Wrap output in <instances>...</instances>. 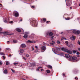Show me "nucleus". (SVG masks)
<instances>
[{
	"label": "nucleus",
	"mask_w": 80,
	"mask_h": 80,
	"mask_svg": "<svg viewBox=\"0 0 80 80\" xmlns=\"http://www.w3.org/2000/svg\"><path fill=\"white\" fill-rule=\"evenodd\" d=\"M30 22L32 24L33 27H37V25H38V22L35 21H31Z\"/></svg>",
	"instance_id": "obj_1"
},
{
	"label": "nucleus",
	"mask_w": 80,
	"mask_h": 80,
	"mask_svg": "<svg viewBox=\"0 0 80 80\" xmlns=\"http://www.w3.org/2000/svg\"><path fill=\"white\" fill-rule=\"evenodd\" d=\"M68 60H69V61H71V62H74L75 60H77V57H70L68 58Z\"/></svg>",
	"instance_id": "obj_2"
},
{
	"label": "nucleus",
	"mask_w": 80,
	"mask_h": 80,
	"mask_svg": "<svg viewBox=\"0 0 80 80\" xmlns=\"http://www.w3.org/2000/svg\"><path fill=\"white\" fill-rule=\"evenodd\" d=\"M73 33L74 34H79L80 33V31L77 30H74L72 31Z\"/></svg>",
	"instance_id": "obj_3"
},
{
	"label": "nucleus",
	"mask_w": 80,
	"mask_h": 80,
	"mask_svg": "<svg viewBox=\"0 0 80 80\" xmlns=\"http://www.w3.org/2000/svg\"><path fill=\"white\" fill-rule=\"evenodd\" d=\"M13 14H14L15 17H17L18 16V13L16 11H14L13 12Z\"/></svg>",
	"instance_id": "obj_4"
},
{
	"label": "nucleus",
	"mask_w": 80,
	"mask_h": 80,
	"mask_svg": "<svg viewBox=\"0 0 80 80\" xmlns=\"http://www.w3.org/2000/svg\"><path fill=\"white\" fill-rule=\"evenodd\" d=\"M27 42V43H35L36 42L34 41H30V40H28Z\"/></svg>",
	"instance_id": "obj_5"
},
{
	"label": "nucleus",
	"mask_w": 80,
	"mask_h": 80,
	"mask_svg": "<svg viewBox=\"0 0 80 80\" xmlns=\"http://www.w3.org/2000/svg\"><path fill=\"white\" fill-rule=\"evenodd\" d=\"M66 52H67L68 53H69V54H72V51L68 50V49H67L66 50Z\"/></svg>",
	"instance_id": "obj_6"
},
{
	"label": "nucleus",
	"mask_w": 80,
	"mask_h": 80,
	"mask_svg": "<svg viewBox=\"0 0 80 80\" xmlns=\"http://www.w3.org/2000/svg\"><path fill=\"white\" fill-rule=\"evenodd\" d=\"M54 53H55V54H56V55H59L60 56H63V54L62 52H59L58 54H57L55 52H54Z\"/></svg>",
	"instance_id": "obj_7"
},
{
	"label": "nucleus",
	"mask_w": 80,
	"mask_h": 80,
	"mask_svg": "<svg viewBox=\"0 0 80 80\" xmlns=\"http://www.w3.org/2000/svg\"><path fill=\"white\" fill-rule=\"evenodd\" d=\"M19 53H23L24 52V50L23 49H21L19 51Z\"/></svg>",
	"instance_id": "obj_8"
},
{
	"label": "nucleus",
	"mask_w": 80,
	"mask_h": 80,
	"mask_svg": "<svg viewBox=\"0 0 80 80\" xmlns=\"http://www.w3.org/2000/svg\"><path fill=\"white\" fill-rule=\"evenodd\" d=\"M61 50H62V51H63V52H66L67 51V49L64 48H61Z\"/></svg>",
	"instance_id": "obj_9"
},
{
	"label": "nucleus",
	"mask_w": 80,
	"mask_h": 80,
	"mask_svg": "<svg viewBox=\"0 0 80 80\" xmlns=\"http://www.w3.org/2000/svg\"><path fill=\"white\" fill-rule=\"evenodd\" d=\"M41 48L42 50H44L43 51L44 52V51L46 50V47H45V46H43Z\"/></svg>",
	"instance_id": "obj_10"
},
{
	"label": "nucleus",
	"mask_w": 80,
	"mask_h": 80,
	"mask_svg": "<svg viewBox=\"0 0 80 80\" xmlns=\"http://www.w3.org/2000/svg\"><path fill=\"white\" fill-rule=\"evenodd\" d=\"M21 47L22 48H25V47H26V45L25 44H21Z\"/></svg>",
	"instance_id": "obj_11"
},
{
	"label": "nucleus",
	"mask_w": 80,
	"mask_h": 80,
	"mask_svg": "<svg viewBox=\"0 0 80 80\" xmlns=\"http://www.w3.org/2000/svg\"><path fill=\"white\" fill-rule=\"evenodd\" d=\"M65 56L66 58H69L70 57L69 54H66L65 55Z\"/></svg>",
	"instance_id": "obj_12"
},
{
	"label": "nucleus",
	"mask_w": 80,
	"mask_h": 80,
	"mask_svg": "<svg viewBox=\"0 0 80 80\" xmlns=\"http://www.w3.org/2000/svg\"><path fill=\"white\" fill-rule=\"evenodd\" d=\"M23 37L24 38H27L28 37V35L27 34H25L23 36Z\"/></svg>",
	"instance_id": "obj_13"
},
{
	"label": "nucleus",
	"mask_w": 80,
	"mask_h": 80,
	"mask_svg": "<svg viewBox=\"0 0 80 80\" xmlns=\"http://www.w3.org/2000/svg\"><path fill=\"white\" fill-rule=\"evenodd\" d=\"M16 30H17V32H21L20 29V28H17Z\"/></svg>",
	"instance_id": "obj_14"
},
{
	"label": "nucleus",
	"mask_w": 80,
	"mask_h": 80,
	"mask_svg": "<svg viewBox=\"0 0 80 80\" xmlns=\"http://www.w3.org/2000/svg\"><path fill=\"white\" fill-rule=\"evenodd\" d=\"M53 35V33L52 32H50L49 33V35L50 37H52V35Z\"/></svg>",
	"instance_id": "obj_15"
},
{
	"label": "nucleus",
	"mask_w": 80,
	"mask_h": 80,
	"mask_svg": "<svg viewBox=\"0 0 80 80\" xmlns=\"http://www.w3.org/2000/svg\"><path fill=\"white\" fill-rule=\"evenodd\" d=\"M3 21L4 22H5V23H7L8 22L7 20V19H6V18H3Z\"/></svg>",
	"instance_id": "obj_16"
},
{
	"label": "nucleus",
	"mask_w": 80,
	"mask_h": 80,
	"mask_svg": "<svg viewBox=\"0 0 80 80\" xmlns=\"http://www.w3.org/2000/svg\"><path fill=\"white\" fill-rule=\"evenodd\" d=\"M0 55H3V56H5V54H4V53L3 52H0Z\"/></svg>",
	"instance_id": "obj_17"
},
{
	"label": "nucleus",
	"mask_w": 80,
	"mask_h": 80,
	"mask_svg": "<svg viewBox=\"0 0 80 80\" xmlns=\"http://www.w3.org/2000/svg\"><path fill=\"white\" fill-rule=\"evenodd\" d=\"M13 42L14 43H17V42H18V41H17V40H13Z\"/></svg>",
	"instance_id": "obj_18"
},
{
	"label": "nucleus",
	"mask_w": 80,
	"mask_h": 80,
	"mask_svg": "<svg viewBox=\"0 0 80 80\" xmlns=\"http://www.w3.org/2000/svg\"><path fill=\"white\" fill-rule=\"evenodd\" d=\"M4 73H5V74H7V73L8 72H7V70H4Z\"/></svg>",
	"instance_id": "obj_19"
},
{
	"label": "nucleus",
	"mask_w": 80,
	"mask_h": 80,
	"mask_svg": "<svg viewBox=\"0 0 80 80\" xmlns=\"http://www.w3.org/2000/svg\"><path fill=\"white\" fill-rule=\"evenodd\" d=\"M48 67L49 68H52V66H51V65H49L48 66Z\"/></svg>",
	"instance_id": "obj_20"
},
{
	"label": "nucleus",
	"mask_w": 80,
	"mask_h": 80,
	"mask_svg": "<svg viewBox=\"0 0 80 80\" xmlns=\"http://www.w3.org/2000/svg\"><path fill=\"white\" fill-rule=\"evenodd\" d=\"M11 70H12V73H15V70L12 69H11Z\"/></svg>",
	"instance_id": "obj_21"
},
{
	"label": "nucleus",
	"mask_w": 80,
	"mask_h": 80,
	"mask_svg": "<svg viewBox=\"0 0 80 80\" xmlns=\"http://www.w3.org/2000/svg\"><path fill=\"white\" fill-rule=\"evenodd\" d=\"M52 42H51L50 43L51 45H54V44L55 42H54L53 41H52Z\"/></svg>",
	"instance_id": "obj_22"
},
{
	"label": "nucleus",
	"mask_w": 80,
	"mask_h": 80,
	"mask_svg": "<svg viewBox=\"0 0 80 80\" xmlns=\"http://www.w3.org/2000/svg\"><path fill=\"white\" fill-rule=\"evenodd\" d=\"M47 73H49L50 72V70H47L46 71Z\"/></svg>",
	"instance_id": "obj_23"
},
{
	"label": "nucleus",
	"mask_w": 80,
	"mask_h": 80,
	"mask_svg": "<svg viewBox=\"0 0 80 80\" xmlns=\"http://www.w3.org/2000/svg\"><path fill=\"white\" fill-rule=\"evenodd\" d=\"M65 19L66 20H68L70 19V18H65Z\"/></svg>",
	"instance_id": "obj_24"
},
{
	"label": "nucleus",
	"mask_w": 80,
	"mask_h": 80,
	"mask_svg": "<svg viewBox=\"0 0 80 80\" xmlns=\"http://www.w3.org/2000/svg\"><path fill=\"white\" fill-rule=\"evenodd\" d=\"M18 63V62L14 63L13 64L15 65V66H17V64Z\"/></svg>",
	"instance_id": "obj_25"
},
{
	"label": "nucleus",
	"mask_w": 80,
	"mask_h": 80,
	"mask_svg": "<svg viewBox=\"0 0 80 80\" xmlns=\"http://www.w3.org/2000/svg\"><path fill=\"white\" fill-rule=\"evenodd\" d=\"M7 50H8V51H11V50L9 48H6Z\"/></svg>",
	"instance_id": "obj_26"
},
{
	"label": "nucleus",
	"mask_w": 80,
	"mask_h": 80,
	"mask_svg": "<svg viewBox=\"0 0 80 80\" xmlns=\"http://www.w3.org/2000/svg\"><path fill=\"white\" fill-rule=\"evenodd\" d=\"M25 34V35H28V34H29V32H25L24 33Z\"/></svg>",
	"instance_id": "obj_27"
},
{
	"label": "nucleus",
	"mask_w": 80,
	"mask_h": 80,
	"mask_svg": "<svg viewBox=\"0 0 80 80\" xmlns=\"http://www.w3.org/2000/svg\"><path fill=\"white\" fill-rule=\"evenodd\" d=\"M72 38L73 40H75V37L73 36H72Z\"/></svg>",
	"instance_id": "obj_28"
},
{
	"label": "nucleus",
	"mask_w": 80,
	"mask_h": 80,
	"mask_svg": "<svg viewBox=\"0 0 80 80\" xmlns=\"http://www.w3.org/2000/svg\"><path fill=\"white\" fill-rule=\"evenodd\" d=\"M9 64V62H8V61L6 62V65H8Z\"/></svg>",
	"instance_id": "obj_29"
},
{
	"label": "nucleus",
	"mask_w": 80,
	"mask_h": 80,
	"mask_svg": "<svg viewBox=\"0 0 80 80\" xmlns=\"http://www.w3.org/2000/svg\"><path fill=\"white\" fill-rule=\"evenodd\" d=\"M57 43L58 44H60V42L59 41H57Z\"/></svg>",
	"instance_id": "obj_30"
},
{
	"label": "nucleus",
	"mask_w": 80,
	"mask_h": 80,
	"mask_svg": "<svg viewBox=\"0 0 80 80\" xmlns=\"http://www.w3.org/2000/svg\"><path fill=\"white\" fill-rule=\"evenodd\" d=\"M6 33V32H0V33L4 34V33Z\"/></svg>",
	"instance_id": "obj_31"
},
{
	"label": "nucleus",
	"mask_w": 80,
	"mask_h": 80,
	"mask_svg": "<svg viewBox=\"0 0 80 80\" xmlns=\"http://www.w3.org/2000/svg\"><path fill=\"white\" fill-rule=\"evenodd\" d=\"M57 50H60V48H57Z\"/></svg>",
	"instance_id": "obj_32"
},
{
	"label": "nucleus",
	"mask_w": 80,
	"mask_h": 80,
	"mask_svg": "<svg viewBox=\"0 0 80 80\" xmlns=\"http://www.w3.org/2000/svg\"><path fill=\"white\" fill-rule=\"evenodd\" d=\"M65 43L67 44L66 45H68V41H66Z\"/></svg>",
	"instance_id": "obj_33"
},
{
	"label": "nucleus",
	"mask_w": 80,
	"mask_h": 80,
	"mask_svg": "<svg viewBox=\"0 0 80 80\" xmlns=\"http://www.w3.org/2000/svg\"><path fill=\"white\" fill-rule=\"evenodd\" d=\"M43 20L44 22H45L46 21V18H43Z\"/></svg>",
	"instance_id": "obj_34"
},
{
	"label": "nucleus",
	"mask_w": 80,
	"mask_h": 80,
	"mask_svg": "<svg viewBox=\"0 0 80 80\" xmlns=\"http://www.w3.org/2000/svg\"><path fill=\"white\" fill-rule=\"evenodd\" d=\"M26 56L27 57H29V55L28 54H26Z\"/></svg>",
	"instance_id": "obj_35"
},
{
	"label": "nucleus",
	"mask_w": 80,
	"mask_h": 80,
	"mask_svg": "<svg viewBox=\"0 0 80 80\" xmlns=\"http://www.w3.org/2000/svg\"><path fill=\"white\" fill-rule=\"evenodd\" d=\"M2 30H3L2 28H0V31H2Z\"/></svg>",
	"instance_id": "obj_36"
},
{
	"label": "nucleus",
	"mask_w": 80,
	"mask_h": 80,
	"mask_svg": "<svg viewBox=\"0 0 80 80\" xmlns=\"http://www.w3.org/2000/svg\"><path fill=\"white\" fill-rule=\"evenodd\" d=\"M62 39H64V40H67V39H66V38H65L64 37H62Z\"/></svg>",
	"instance_id": "obj_37"
},
{
	"label": "nucleus",
	"mask_w": 80,
	"mask_h": 80,
	"mask_svg": "<svg viewBox=\"0 0 80 80\" xmlns=\"http://www.w3.org/2000/svg\"><path fill=\"white\" fill-rule=\"evenodd\" d=\"M72 5V3H69V4H68V6H70V5Z\"/></svg>",
	"instance_id": "obj_38"
},
{
	"label": "nucleus",
	"mask_w": 80,
	"mask_h": 80,
	"mask_svg": "<svg viewBox=\"0 0 80 80\" xmlns=\"http://www.w3.org/2000/svg\"><path fill=\"white\" fill-rule=\"evenodd\" d=\"M78 44H79V45H80V42L79 41H78Z\"/></svg>",
	"instance_id": "obj_39"
},
{
	"label": "nucleus",
	"mask_w": 80,
	"mask_h": 80,
	"mask_svg": "<svg viewBox=\"0 0 80 80\" xmlns=\"http://www.w3.org/2000/svg\"><path fill=\"white\" fill-rule=\"evenodd\" d=\"M31 8H35V6H31Z\"/></svg>",
	"instance_id": "obj_40"
},
{
	"label": "nucleus",
	"mask_w": 80,
	"mask_h": 80,
	"mask_svg": "<svg viewBox=\"0 0 80 80\" xmlns=\"http://www.w3.org/2000/svg\"><path fill=\"white\" fill-rule=\"evenodd\" d=\"M76 54L77 55H80V53L79 52H77Z\"/></svg>",
	"instance_id": "obj_41"
},
{
	"label": "nucleus",
	"mask_w": 80,
	"mask_h": 80,
	"mask_svg": "<svg viewBox=\"0 0 80 80\" xmlns=\"http://www.w3.org/2000/svg\"><path fill=\"white\" fill-rule=\"evenodd\" d=\"M2 57H3V59L4 60H5V56H2Z\"/></svg>",
	"instance_id": "obj_42"
},
{
	"label": "nucleus",
	"mask_w": 80,
	"mask_h": 80,
	"mask_svg": "<svg viewBox=\"0 0 80 80\" xmlns=\"http://www.w3.org/2000/svg\"><path fill=\"white\" fill-rule=\"evenodd\" d=\"M10 23H13V21H11L9 22Z\"/></svg>",
	"instance_id": "obj_43"
},
{
	"label": "nucleus",
	"mask_w": 80,
	"mask_h": 80,
	"mask_svg": "<svg viewBox=\"0 0 80 80\" xmlns=\"http://www.w3.org/2000/svg\"><path fill=\"white\" fill-rule=\"evenodd\" d=\"M73 52L74 53H76V51H73Z\"/></svg>",
	"instance_id": "obj_44"
},
{
	"label": "nucleus",
	"mask_w": 80,
	"mask_h": 80,
	"mask_svg": "<svg viewBox=\"0 0 80 80\" xmlns=\"http://www.w3.org/2000/svg\"><path fill=\"white\" fill-rule=\"evenodd\" d=\"M67 46H68V47H70V46L68 44H67Z\"/></svg>",
	"instance_id": "obj_45"
},
{
	"label": "nucleus",
	"mask_w": 80,
	"mask_h": 80,
	"mask_svg": "<svg viewBox=\"0 0 80 80\" xmlns=\"http://www.w3.org/2000/svg\"><path fill=\"white\" fill-rule=\"evenodd\" d=\"M0 65H2V62L0 61Z\"/></svg>",
	"instance_id": "obj_46"
},
{
	"label": "nucleus",
	"mask_w": 80,
	"mask_h": 80,
	"mask_svg": "<svg viewBox=\"0 0 80 80\" xmlns=\"http://www.w3.org/2000/svg\"><path fill=\"white\" fill-rule=\"evenodd\" d=\"M23 59H24V60H26V58H25V57H23Z\"/></svg>",
	"instance_id": "obj_47"
},
{
	"label": "nucleus",
	"mask_w": 80,
	"mask_h": 80,
	"mask_svg": "<svg viewBox=\"0 0 80 80\" xmlns=\"http://www.w3.org/2000/svg\"><path fill=\"white\" fill-rule=\"evenodd\" d=\"M35 48H37V49H38V47L37 46H35Z\"/></svg>",
	"instance_id": "obj_48"
},
{
	"label": "nucleus",
	"mask_w": 80,
	"mask_h": 80,
	"mask_svg": "<svg viewBox=\"0 0 80 80\" xmlns=\"http://www.w3.org/2000/svg\"><path fill=\"white\" fill-rule=\"evenodd\" d=\"M49 22H50V21H47L46 23H48Z\"/></svg>",
	"instance_id": "obj_49"
},
{
	"label": "nucleus",
	"mask_w": 80,
	"mask_h": 80,
	"mask_svg": "<svg viewBox=\"0 0 80 80\" xmlns=\"http://www.w3.org/2000/svg\"><path fill=\"white\" fill-rule=\"evenodd\" d=\"M8 57H12V55L10 54L9 56H8Z\"/></svg>",
	"instance_id": "obj_50"
},
{
	"label": "nucleus",
	"mask_w": 80,
	"mask_h": 80,
	"mask_svg": "<svg viewBox=\"0 0 80 80\" xmlns=\"http://www.w3.org/2000/svg\"><path fill=\"white\" fill-rule=\"evenodd\" d=\"M8 42V44H9V43H10V41H8L7 42Z\"/></svg>",
	"instance_id": "obj_51"
},
{
	"label": "nucleus",
	"mask_w": 80,
	"mask_h": 80,
	"mask_svg": "<svg viewBox=\"0 0 80 80\" xmlns=\"http://www.w3.org/2000/svg\"><path fill=\"white\" fill-rule=\"evenodd\" d=\"M36 70H37V71H39V69H36Z\"/></svg>",
	"instance_id": "obj_52"
},
{
	"label": "nucleus",
	"mask_w": 80,
	"mask_h": 80,
	"mask_svg": "<svg viewBox=\"0 0 80 80\" xmlns=\"http://www.w3.org/2000/svg\"><path fill=\"white\" fill-rule=\"evenodd\" d=\"M78 50H79V51H80V48H78Z\"/></svg>",
	"instance_id": "obj_53"
},
{
	"label": "nucleus",
	"mask_w": 80,
	"mask_h": 80,
	"mask_svg": "<svg viewBox=\"0 0 80 80\" xmlns=\"http://www.w3.org/2000/svg\"><path fill=\"white\" fill-rule=\"evenodd\" d=\"M35 52H38V50H36Z\"/></svg>",
	"instance_id": "obj_54"
},
{
	"label": "nucleus",
	"mask_w": 80,
	"mask_h": 80,
	"mask_svg": "<svg viewBox=\"0 0 80 80\" xmlns=\"http://www.w3.org/2000/svg\"><path fill=\"white\" fill-rule=\"evenodd\" d=\"M42 68V67H39L38 68L39 69H40V68Z\"/></svg>",
	"instance_id": "obj_55"
},
{
	"label": "nucleus",
	"mask_w": 80,
	"mask_h": 80,
	"mask_svg": "<svg viewBox=\"0 0 80 80\" xmlns=\"http://www.w3.org/2000/svg\"><path fill=\"white\" fill-rule=\"evenodd\" d=\"M53 37H54L52 36V39H53Z\"/></svg>",
	"instance_id": "obj_56"
},
{
	"label": "nucleus",
	"mask_w": 80,
	"mask_h": 80,
	"mask_svg": "<svg viewBox=\"0 0 80 80\" xmlns=\"http://www.w3.org/2000/svg\"><path fill=\"white\" fill-rule=\"evenodd\" d=\"M75 79H77H77H78V78H75Z\"/></svg>",
	"instance_id": "obj_57"
},
{
	"label": "nucleus",
	"mask_w": 80,
	"mask_h": 80,
	"mask_svg": "<svg viewBox=\"0 0 80 80\" xmlns=\"http://www.w3.org/2000/svg\"><path fill=\"white\" fill-rule=\"evenodd\" d=\"M22 20L21 19V20H20V21H21V22H22Z\"/></svg>",
	"instance_id": "obj_58"
},
{
	"label": "nucleus",
	"mask_w": 80,
	"mask_h": 80,
	"mask_svg": "<svg viewBox=\"0 0 80 80\" xmlns=\"http://www.w3.org/2000/svg\"><path fill=\"white\" fill-rule=\"evenodd\" d=\"M43 69H41V71H43Z\"/></svg>",
	"instance_id": "obj_59"
},
{
	"label": "nucleus",
	"mask_w": 80,
	"mask_h": 80,
	"mask_svg": "<svg viewBox=\"0 0 80 80\" xmlns=\"http://www.w3.org/2000/svg\"><path fill=\"white\" fill-rule=\"evenodd\" d=\"M61 34H62V33H63V32H61Z\"/></svg>",
	"instance_id": "obj_60"
},
{
	"label": "nucleus",
	"mask_w": 80,
	"mask_h": 80,
	"mask_svg": "<svg viewBox=\"0 0 80 80\" xmlns=\"http://www.w3.org/2000/svg\"><path fill=\"white\" fill-rule=\"evenodd\" d=\"M65 74H63V75L64 76H65Z\"/></svg>",
	"instance_id": "obj_61"
},
{
	"label": "nucleus",
	"mask_w": 80,
	"mask_h": 80,
	"mask_svg": "<svg viewBox=\"0 0 80 80\" xmlns=\"http://www.w3.org/2000/svg\"><path fill=\"white\" fill-rule=\"evenodd\" d=\"M34 50V48H32V50Z\"/></svg>",
	"instance_id": "obj_62"
},
{
	"label": "nucleus",
	"mask_w": 80,
	"mask_h": 80,
	"mask_svg": "<svg viewBox=\"0 0 80 80\" xmlns=\"http://www.w3.org/2000/svg\"><path fill=\"white\" fill-rule=\"evenodd\" d=\"M79 6H80V3H79Z\"/></svg>",
	"instance_id": "obj_63"
},
{
	"label": "nucleus",
	"mask_w": 80,
	"mask_h": 80,
	"mask_svg": "<svg viewBox=\"0 0 80 80\" xmlns=\"http://www.w3.org/2000/svg\"><path fill=\"white\" fill-rule=\"evenodd\" d=\"M61 40L62 41L63 40V39H61Z\"/></svg>",
	"instance_id": "obj_64"
}]
</instances>
